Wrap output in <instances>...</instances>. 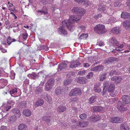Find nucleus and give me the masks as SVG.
Listing matches in <instances>:
<instances>
[{
	"label": "nucleus",
	"instance_id": "nucleus-1",
	"mask_svg": "<svg viewBox=\"0 0 130 130\" xmlns=\"http://www.w3.org/2000/svg\"><path fill=\"white\" fill-rule=\"evenodd\" d=\"M69 18V20H65L62 22V26L58 29L60 34H62L64 35L67 34V31L64 29L65 27L68 28L71 31L74 26L75 23H77L81 19V17L79 15H72L70 16Z\"/></svg>",
	"mask_w": 130,
	"mask_h": 130
},
{
	"label": "nucleus",
	"instance_id": "nucleus-2",
	"mask_svg": "<svg viewBox=\"0 0 130 130\" xmlns=\"http://www.w3.org/2000/svg\"><path fill=\"white\" fill-rule=\"evenodd\" d=\"M94 31L99 34H102L106 32L105 26L103 25L99 24L96 25L94 28Z\"/></svg>",
	"mask_w": 130,
	"mask_h": 130
},
{
	"label": "nucleus",
	"instance_id": "nucleus-3",
	"mask_svg": "<svg viewBox=\"0 0 130 130\" xmlns=\"http://www.w3.org/2000/svg\"><path fill=\"white\" fill-rule=\"evenodd\" d=\"M54 82V79L53 78H50L48 80L45 84L46 90L47 91H50L53 86Z\"/></svg>",
	"mask_w": 130,
	"mask_h": 130
},
{
	"label": "nucleus",
	"instance_id": "nucleus-4",
	"mask_svg": "<svg viewBox=\"0 0 130 130\" xmlns=\"http://www.w3.org/2000/svg\"><path fill=\"white\" fill-rule=\"evenodd\" d=\"M72 12L74 14H77L79 13L83 15L85 13V10L84 9L78 7H74L72 10Z\"/></svg>",
	"mask_w": 130,
	"mask_h": 130
},
{
	"label": "nucleus",
	"instance_id": "nucleus-5",
	"mask_svg": "<svg viewBox=\"0 0 130 130\" xmlns=\"http://www.w3.org/2000/svg\"><path fill=\"white\" fill-rule=\"evenodd\" d=\"M82 92L80 89L79 88H75L72 90L69 94V96H72L81 94Z\"/></svg>",
	"mask_w": 130,
	"mask_h": 130
},
{
	"label": "nucleus",
	"instance_id": "nucleus-6",
	"mask_svg": "<svg viewBox=\"0 0 130 130\" xmlns=\"http://www.w3.org/2000/svg\"><path fill=\"white\" fill-rule=\"evenodd\" d=\"M125 105L120 101H118L117 103L118 109L121 112H122L124 111H126L125 108Z\"/></svg>",
	"mask_w": 130,
	"mask_h": 130
},
{
	"label": "nucleus",
	"instance_id": "nucleus-7",
	"mask_svg": "<svg viewBox=\"0 0 130 130\" xmlns=\"http://www.w3.org/2000/svg\"><path fill=\"white\" fill-rule=\"evenodd\" d=\"M81 63H80L79 61L76 60L72 62L70 64V67L71 68H75L80 65Z\"/></svg>",
	"mask_w": 130,
	"mask_h": 130
},
{
	"label": "nucleus",
	"instance_id": "nucleus-8",
	"mask_svg": "<svg viewBox=\"0 0 130 130\" xmlns=\"http://www.w3.org/2000/svg\"><path fill=\"white\" fill-rule=\"evenodd\" d=\"M105 108L101 106H95L93 108L92 111L94 112H99L105 110Z\"/></svg>",
	"mask_w": 130,
	"mask_h": 130
},
{
	"label": "nucleus",
	"instance_id": "nucleus-9",
	"mask_svg": "<svg viewBox=\"0 0 130 130\" xmlns=\"http://www.w3.org/2000/svg\"><path fill=\"white\" fill-rule=\"evenodd\" d=\"M117 60L118 59L117 58L113 57H110L109 58L107 59L104 60V63L105 64H109L110 63L113 62L114 61H117Z\"/></svg>",
	"mask_w": 130,
	"mask_h": 130
},
{
	"label": "nucleus",
	"instance_id": "nucleus-10",
	"mask_svg": "<svg viewBox=\"0 0 130 130\" xmlns=\"http://www.w3.org/2000/svg\"><path fill=\"white\" fill-rule=\"evenodd\" d=\"M122 100L123 103L128 104L130 103V97L128 95H126L122 96Z\"/></svg>",
	"mask_w": 130,
	"mask_h": 130
},
{
	"label": "nucleus",
	"instance_id": "nucleus-11",
	"mask_svg": "<svg viewBox=\"0 0 130 130\" xmlns=\"http://www.w3.org/2000/svg\"><path fill=\"white\" fill-rule=\"evenodd\" d=\"M115 86L113 84H110L107 88V90L108 92L112 93L110 95L113 97H114L115 95L114 94H112V93L114 91Z\"/></svg>",
	"mask_w": 130,
	"mask_h": 130
},
{
	"label": "nucleus",
	"instance_id": "nucleus-12",
	"mask_svg": "<svg viewBox=\"0 0 130 130\" xmlns=\"http://www.w3.org/2000/svg\"><path fill=\"white\" fill-rule=\"evenodd\" d=\"M67 68V65L66 63L65 62H63L58 65L57 68L58 71L59 69L60 70H62L66 69Z\"/></svg>",
	"mask_w": 130,
	"mask_h": 130
},
{
	"label": "nucleus",
	"instance_id": "nucleus-13",
	"mask_svg": "<svg viewBox=\"0 0 130 130\" xmlns=\"http://www.w3.org/2000/svg\"><path fill=\"white\" fill-rule=\"evenodd\" d=\"M112 80L114 81L116 84L119 83L122 80V78L120 76H115L111 79Z\"/></svg>",
	"mask_w": 130,
	"mask_h": 130
},
{
	"label": "nucleus",
	"instance_id": "nucleus-14",
	"mask_svg": "<svg viewBox=\"0 0 130 130\" xmlns=\"http://www.w3.org/2000/svg\"><path fill=\"white\" fill-rule=\"evenodd\" d=\"M118 41L114 37L111 38L109 40V42L111 45L115 46L118 44Z\"/></svg>",
	"mask_w": 130,
	"mask_h": 130
},
{
	"label": "nucleus",
	"instance_id": "nucleus-15",
	"mask_svg": "<svg viewBox=\"0 0 130 130\" xmlns=\"http://www.w3.org/2000/svg\"><path fill=\"white\" fill-rule=\"evenodd\" d=\"M124 27L127 30H128L130 27V20H127L124 21L123 23Z\"/></svg>",
	"mask_w": 130,
	"mask_h": 130
},
{
	"label": "nucleus",
	"instance_id": "nucleus-16",
	"mask_svg": "<svg viewBox=\"0 0 130 130\" xmlns=\"http://www.w3.org/2000/svg\"><path fill=\"white\" fill-rule=\"evenodd\" d=\"M88 122L85 121H84L82 122H79L78 124L76 126V125L75 128H77L78 126H80L81 127H84L88 125Z\"/></svg>",
	"mask_w": 130,
	"mask_h": 130
},
{
	"label": "nucleus",
	"instance_id": "nucleus-17",
	"mask_svg": "<svg viewBox=\"0 0 130 130\" xmlns=\"http://www.w3.org/2000/svg\"><path fill=\"white\" fill-rule=\"evenodd\" d=\"M120 128L121 130H129V128L127 124L125 122L121 124Z\"/></svg>",
	"mask_w": 130,
	"mask_h": 130
},
{
	"label": "nucleus",
	"instance_id": "nucleus-18",
	"mask_svg": "<svg viewBox=\"0 0 130 130\" xmlns=\"http://www.w3.org/2000/svg\"><path fill=\"white\" fill-rule=\"evenodd\" d=\"M77 80L80 84H84L86 83L87 79L84 77H79L77 79Z\"/></svg>",
	"mask_w": 130,
	"mask_h": 130
},
{
	"label": "nucleus",
	"instance_id": "nucleus-19",
	"mask_svg": "<svg viewBox=\"0 0 130 130\" xmlns=\"http://www.w3.org/2000/svg\"><path fill=\"white\" fill-rule=\"evenodd\" d=\"M93 89L94 91L98 93L101 92V90L100 84L98 83L95 85L94 86Z\"/></svg>",
	"mask_w": 130,
	"mask_h": 130
},
{
	"label": "nucleus",
	"instance_id": "nucleus-20",
	"mask_svg": "<svg viewBox=\"0 0 130 130\" xmlns=\"http://www.w3.org/2000/svg\"><path fill=\"white\" fill-rule=\"evenodd\" d=\"M18 129L19 130H27V126L26 124L22 123L19 125Z\"/></svg>",
	"mask_w": 130,
	"mask_h": 130
},
{
	"label": "nucleus",
	"instance_id": "nucleus-21",
	"mask_svg": "<svg viewBox=\"0 0 130 130\" xmlns=\"http://www.w3.org/2000/svg\"><path fill=\"white\" fill-rule=\"evenodd\" d=\"M44 103V102L43 100L40 99L36 102L35 105V106H36V107L41 106Z\"/></svg>",
	"mask_w": 130,
	"mask_h": 130
},
{
	"label": "nucleus",
	"instance_id": "nucleus-22",
	"mask_svg": "<svg viewBox=\"0 0 130 130\" xmlns=\"http://www.w3.org/2000/svg\"><path fill=\"white\" fill-rule=\"evenodd\" d=\"M120 119L118 117H112L110 119V121L113 123H118L119 122Z\"/></svg>",
	"mask_w": 130,
	"mask_h": 130
},
{
	"label": "nucleus",
	"instance_id": "nucleus-23",
	"mask_svg": "<svg viewBox=\"0 0 130 130\" xmlns=\"http://www.w3.org/2000/svg\"><path fill=\"white\" fill-rule=\"evenodd\" d=\"M23 112V114L26 117L30 116L31 115V111L29 109H24Z\"/></svg>",
	"mask_w": 130,
	"mask_h": 130
},
{
	"label": "nucleus",
	"instance_id": "nucleus-24",
	"mask_svg": "<svg viewBox=\"0 0 130 130\" xmlns=\"http://www.w3.org/2000/svg\"><path fill=\"white\" fill-rule=\"evenodd\" d=\"M58 112H64L66 110V107H63L61 105L59 106L57 108Z\"/></svg>",
	"mask_w": 130,
	"mask_h": 130
},
{
	"label": "nucleus",
	"instance_id": "nucleus-25",
	"mask_svg": "<svg viewBox=\"0 0 130 130\" xmlns=\"http://www.w3.org/2000/svg\"><path fill=\"white\" fill-rule=\"evenodd\" d=\"M12 111L14 113H16V116L17 118H19L20 117L21 114L20 111L18 108H15Z\"/></svg>",
	"mask_w": 130,
	"mask_h": 130
},
{
	"label": "nucleus",
	"instance_id": "nucleus-26",
	"mask_svg": "<svg viewBox=\"0 0 130 130\" xmlns=\"http://www.w3.org/2000/svg\"><path fill=\"white\" fill-rule=\"evenodd\" d=\"M107 74V73L104 72L101 75L100 77V80L102 81L104 80L106 77Z\"/></svg>",
	"mask_w": 130,
	"mask_h": 130
},
{
	"label": "nucleus",
	"instance_id": "nucleus-27",
	"mask_svg": "<svg viewBox=\"0 0 130 130\" xmlns=\"http://www.w3.org/2000/svg\"><path fill=\"white\" fill-rule=\"evenodd\" d=\"M39 73H35L33 72L30 74V76L33 79H36L39 77Z\"/></svg>",
	"mask_w": 130,
	"mask_h": 130
},
{
	"label": "nucleus",
	"instance_id": "nucleus-28",
	"mask_svg": "<svg viewBox=\"0 0 130 130\" xmlns=\"http://www.w3.org/2000/svg\"><path fill=\"white\" fill-rule=\"evenodd\" d=\"M70 77H67L66 79L64 80V85H69L72 82V78H70Z\"/></svg>",
	"mask_w": 130,
	"mask_h": 130
},
{
	"label": "nucleus",
	"instance_id": "nucleus-29",
	"mask_svg": "<svg viewBox=\"0 0 130 130\" xmlns=\"http://www.w3.org/2000/svg\"><path fill=\"white\" fill-rule=\"evenodd\" d=\"M120 29L119 27H114L111 30V31L116 34H118L120 32Z\"/></svg>",
	"mask_w": 130,
	"mask_h": 130
},
{
	"label": "nucleus",
	"instance_id": "nucleus-30",
	"mask_svg": "<svg viewBox=\"0 0 130 130\" xmlns=\"http://www.w3.org/2000/svg\"><path fill=\"white\" fill-rule=\"evenodd\" d=\"M43 120L46 122V123L48 124V125H49V124L50 123L51 121L50 117H48L47 116H45L43 117Z\"/></svg>",
	"mask_w": 130,
	"mask_h": 130
},
{
	"label": "nucleus",
	"instance_id": "nucleus-31",
	"mask_svg": "<svg viewBox=\"0 0 130 130\" xmlns=\"http://www.w3.org/2000/svg\"><path fill=\"white\" fill-rule=\"evenodd\" d=\"M44 99L47 102L50 103L52 101V99L47 94L46 95H44Z\"/></svg>",
	"mask_w": 130,
	"mask_h": 130
},
{
	"label": "nucleus",
	"instance_id": "nucleus-32",
	"mask_svg": "<svg viewBox=\"0 0 130 130\" xmlns=\"http://www.w3.org/2000/svg\"><path fill=\"white\" fill-rule=\"evenodd\" d=\"M62 89H61L60 87H58L55 90V93L57 95L60 94L62 92Z\"/></svg>",
	"mask_w": 130,
	"mask_h": 130
},
{
	"label": "nucleus",
	"instance_id": "nucleus-33",
	"mask_svg": "<svg viewBox=\"0 0 130 130\" xmlns=\"http://www.w3.org/2000/svg\"><path fill=\"white\" fill-rule=\"evenodd\" d=\"M107 89L103 88V90L101 94L104 97H107L108 96Z\"/></svg>",
	"mask_w": 130,
	"mask_h": 130
},
{
	"label": "nucleus",
	"instance_id": "nucleus-34",
	"mask_svg": "<svg viewBox=\"0 0 130 130\" xmlns=\"http://www.w3.org/2000/svg\"><path fill=\"white\" fill-rule=\"evenodd\" d=\"M96 97L95 96H92L89 99L90 103H92L96 101Z\"/></svg>",
	"mask_w": 130,
	"mask_h": 130
},
{
	"label": "nucleus",
	"instance_id": "nucleus-35",
	"mask_svg": "<svg viewBox=\"0 0 130 130\" xmlns=\"http://www.w3.org/2000/svg\"><path fill=\"white\" fill-rule=\"evenodd\" d=\"M26 101H23L20 103V107L21 108H25L26 106Z\"/></svg>",
	"mask_w": 130,
	"mask_h": 130
},
{
	"label": "nucleus",
	"instance_id": "nucleus-36",
	"mask_svg": "<svg viewBox=\"0 0 130 130\" xmlns=\"http://www.w3.org/2000/svg\"><path fill=\"white\" fill-rule=\"evenodd\" d=\"M88 36V34H83L79 37V38L80 39H86Z\"/></svg>",
	"mask_w": 130,
	"mask_h": 130
},
{
	"label": "nucleus",
	"instance_id": "nucleus-37",
	"mask_svg": "<svg viewBox=\"0 0 130 130\" xmlns=\"http://www.w3.org/2000/svg\"><path fill=\"white\" fill-rule=\"evenodd\" d=\"M97 71H100L104 69V66L101 65H99V66H96Z\"/></svg>",
	"mask_w": 130,
	"mask_h": 130
},
{
	"label": "nucleus",
	"instance_id": "nucleus-38",
	"mask_svg": "<svg viewBox=\"0 0 130 130\" xmlns=\"http://www.w3.org/2000/svg\"><path fill=\"white\" fill-rule=\"evenodd\" d=\"M17 117L16 116H12L10 118V122H15L17 120Z\"/></svg>",
	"mask_w": 130,
	"mask_h": 130
},
{
	"label": "nucleus",
	"instance_id": "nucleus-39",
	"mask_svg": "<svg viewBox=\"0 0 130 130\" xmlns=\"http://www.w3.org/2000/svg\"><path fill=\"white\" fill-rule=\"evenodd\" d=\"M42 91V88L39 87L35 91V93L37 94H38L39 93L41 92Z\"/></svg>",
	"mask_w": 130,
	"mask_h": 130
},
{
	"label": "nucleus",
	"instance_id": "nucleus-40",
	"mask_svg": "<svg viewBox=\"0 0 130 130\" xmlns=\"http://www.w3.org/2000/svg\"><path fill=\"white\" fill-rule=\"evenodd\" d=\"M109 86V84L108 81H105L104 82L103 85V88H104L107 89Z\"/></svg>",
	"mask_w": 130,
	"mask_h": 130
},
{
	"label": "nucleus",
	"instance_id": "nucleus-41",
	"mask_svg": "<svg viewBox=\"0 0 130 130\" xmlns=\"http://www.w3.org/2000/svg\"><path fill=\"white\" fill-rule=\"evenodd\" d=\"M128 13L125 12H122L121 15V17L124 19H126Z\"/></svg>",
	"mask_w": 130,
	"mask_h": 130
},
{
	"label": "nucleus",
	"instance_id": "nucleus-42",
	"mask_svg": "<svg viewBox=\"0 0 130 130\" xmlns=\"http://www.w3.org/2000/svg\"><path fill=\"white\" fill-rule=\"evenodd\" d=\"M118 74L116 70H112L109 73V75L110 76L112 75L113 74L117 75Z\"/></svg>",
	"mask_w": 130,
	"mask_h": 130
},
{
	"label": "nucleus",
	"instance_id": "nucleus-43",
	"mask_svg": "<svg viewBox=\"0 0 130 130\" xmlns=\"http://www.w3.org/2000/svg\"><path fill=\"white\" fill-rule=\"evenodd\" d=\"M42 4L43 5H45L47 4L49 2L48 0H40Z\"/></svg>",
	"mask_w": 130,
	"mask_h": 130
},
{
	"label": "nucleus",
	"instance_id": "nucleus-44",
	"mask_svg": "<svg viewBox=\"0 0 130 130\" xmlns=\"http://www.w3.org/2000/svg\"><path fill=\"white\" fill-rule=\"evenodd\" d=\"M12 38L10 36H9L7 39V43L9 45L11 43Z\"/></svg>",
	"mask_w": 130,
	"mask_h": 130
},
{
	"label": "nucleus",
	"instance_id": "nucleus-45",
	"mask_svg": "<svg viewBox=\"0 0 130 130\" xmlns=\"http://www.w3.org/2000/svg\"><path fill=\"white\" fill-rule=\"evenodd\" d=\"M45 10H38V12H40L41 13H43L44 14H46L47 13V9H45Z\"/></svg>",
	"mask_w": 130,
	"mask_h": 130
},
{
	"label": "nucleus",
	"instance_id": "nucleus-46",
	"mask_svg": "<svg viewBox=\"0 0 130 130\" xmlns=\"http://www.w3.org/2000/svg\"><path fill=\"white\" fill-rule=\"evenodd\" d=\"M17 92L16 89H12L11 90L10 92V93L11 94V96H13V95H12V94H14Z\"/></svg>",
	"mask_w": 130,
	"mask_h": 130
},
{
	"label": "nucleus",
	"instance_id": "nucleus-47",
	"mask_svg": "<svg viewBox=\"0 0 130 130\" xmlns=\"http://www.w3.org/2000/svg\"><path fill=\"white\" fill-rule=\"evenodd\" d=\"M86 117V115L85 113H84L80 115L79 117L82 119H84Z\"/></svg>",
	"mask_w": 130,
	"mask_h": 130
},
{
	"label": "nucleus",
	"instance_id": "nucleus-48",
	"mask_svg": "<svg viewBox=\"0 0 130 130\" xmlns=\"http://www.w3.org/2000/svg\"><path fill=\"white\" fill-rule=\"evenodd\" d=\"M98 45L100 46H102L104 45V44L103 42L101 41L97 42L96 45Z\"/></svg>",
	"mask_w": 130,
	"mask_h": 130
},
{
	"label": "nucleus",
	"instance_id": "nucleus-49",
	"mask_svg": "<svg viewBox=\"0 0 130 130\" xmlns=\"http://www.w3.org/2000/svg\"><path fill=\"white\" fill-rule=\"evenodd\" d=\"M93 75V74L92 72H90L88 73V74L87 76V78H90L92 77Z\"/></svg>",
	"mask_w": 130,
	"mask_h": 130
},
{
	"label": "nucleus",
	"instance_id": "nucleus-50",
	"mask_svg": "<svg viewBox=\"0 0 130 130\" xmlns=\"http://www.w3.org/2000/svg\"><path fill=\"white\" fill-rule=\"evenodd\" d=\"M123 46L124 45L122 44H119L118 42V44H116L115 46L117 47H118V48H122Z\"/></svg>",
	"mask_w": 130,
	"mask_h": 130
},
{
	"label": "nucleus",
	"instance_id": "nucleus-51",
	"mask_svg": "<svg viewBox=\"0 0 130 130\" xmlns=\"http://www.w3.org/2000/svg\"><path fill=\"white\" fill-rule=\"evenodd\" d=\"M95 119V121H96L100 120L101 118V117L100 115H95L94 116Z\"/></svg>",
	"mask_w": 130,
	"mask_h": 130
},
{
	"label": "nucleus",
	"instance_id": "nucleus-52",
	"mask_svg": "<svg viewBox=\"0 0 130 130\" xmlns=\"http://www.w3.org/2000/svg\"><path fill=\"white\" fill-rule=\"evenodd\" d=\"M95 117H94V116H92V117H91L90 118V120L91 122H96V121H95Z\"/></svg>",
	"mask_w": 130,
	"mask_h": 130
},
{
	"label": "nucleus",
	"instance_id": "nucleus-53",
	"mask_svg": "<svg viewBox=\"0 0 130 130\" xmlns=\"http://www.w3.org/2000/svg\"><path fill=\"white\" fill-rule=\"evenodd\" d=\"M41 49L43 50H45V51H47L48 50V47H47V46L45 45L42 46Z\"/></svg>",
	"mask_w": 130,
	"mask_h": 130
},
{
	"label": "nucleus",
	"instance_id": "nucleus-54",
	"mask_svg": "<svg viewBox=\"0 0 130 130\" xmlns=\"http://www.w3.org/2000/svg\"><path fill=\"white\" fill-rule=\"evenodd\" d=\"M28 35L27 33L25 34H22V36L23 39L25 40H26L27 37Z\"/></svg>",
	"mask_w": 130,
	"mask_h": 130
},
{
	"label": "nucleus",
	"instance_id": "nucleus-55",
	"mask_svg": "<svg viewBox=\"0 0 130 130\" xmlns=\"http://www.w3.org/2000/svg\"><path fill=\"white\" fill-rule=\"evenodd\" d=\"M85 73V71L83 70L82 71H79L78 72V75H83Z\"/></svg>",
	"mask_w": 130,
	"mask_h": 130
},
{
	"label": "nucleus",
	"instance_id": "nucleus-56",
	"mask_svg": "<svg viewBox=\"0 0 130 130\" xmlns=\"http://www.w3.org/2000/svg\"><path fill=\"white\" fill-rule=\"evenodd\" d=\"M83 66L85 68H87L90 67V66L88 63H84L83 64Z\"/></svg>",
	"mask_w": 130,
	"mask_h": 130
},
{
	"label": "nucleus",
	"instance_id": "nucleus-57",
	"mask_svg": "<svg viewBox=\"0 0 130 130\" xmlns=\"http://www.w3.org/2000/svg\"><path fill=\"white\" fill-rule=\"evenodd\" d=\"M91 70L92 71L94 72H97L96 67L92 68L91 69Z\"/></svg>",
	"mask_w": 130,
	"mask_h": 130
},
{
	"label": "nucleus",
	"instance_id": "nucleus-58",
	"mask_svg": "<svg viewBox=\"0 0 130 130\" xmlns=\"http://www.w3.org/2000/svg\"><path fill=\"white\" fill-rule=\"evenodd\" d=\"M101 16L102 15L101 14H97L95 15L94 17V18L96 19H98L99 17L100 18Z\"/></svg>",
	"mask_w": 130,
	"mask_h": 130
},
{
	"label": "nucleus",
	"instance_id": "nucleus-59",
	"mask_svg": "<svg viewBox=\"0 0 130 130\" xmlns=\"http://www.w3.org/2000/svg\"><path fill=\"white\" fill-rule=\"evenodd\" d=\"M7 127L6 126H2L1 128V130H6Z\"/></svg>",
	"mask_w": 130,
	"mask_h": 130
},
{
	"label": "nucleus",
	"instance_id": "nucleus-60",
	"mask_svg": "<svg viewBox=\"0 0 130 130\" xmlns=\"http://www.w3.org/2000/svg\"><path fill=\"white\" fill-rule=\"evenodd\" d=\"M77 2L79 3H82L83 2H84L85 0H75Z\"/></svg>",
	"mask_w": 130,
	"mask_h": 130
},
{
	"label": "nucleus",
	"instance_id": "nucleus-61",
	"mask_svg": "<svg viewBox=\"0 0 130 130\" xmlns=\"http://www.w3.org/2000/svg\"><path fill=\"white\" fill-rule=\"evenodd\" d=\"M24 83L26 85L28 84H29V80L28 79H26L24 82Z\"/></svg>",
	"mask_w": 130,
	"mask_h": 130
},
{
	"label": "nucleus",
	"instance_id": "nucleus-62",
	"mask_svg": "<svg viewBox=\"0 0 130 130\" xmlns=\"http://www.w3.org/2000/svg\"><path fill=\"white\" fill-rule=\"evenodd\" d=\"M71 72L67 74V77H70V78H72L71 77Z\"/></svg>",
	"mask_w": 130,
	"mask_h": 130
},
{
	"label": "nucleus",
	"instance_id": "nucleus-63",
	"mask_svg": "<svg viewBox=\"0 0 130 130\" xmlns=\"http://www.w3.org/2000/svg\"><path fill=\"white\" fill-rule=\"evenodd\" d=\"M11 107V106H9L6 107V111H7L8 110L10 109V108Z\"/></svg>",
	"mask_w": 130,
	"mask_h": 130
},
{
	"label": "nucleus",
	"instance_id": "nucleus-64",
	"mask_svg": "<svg viewBox=\"0 0 130 130\" xmlns=\"http://www.w3.org/2000/svg\"><path fill=\"white\" fill-rule=\"evenodd\" d=\"M126 18L130 19V14L128 13L127 17H126Z\"/></svg>",
	"mask_w": 130,
	"mask_h": 130
}]
</instances>
